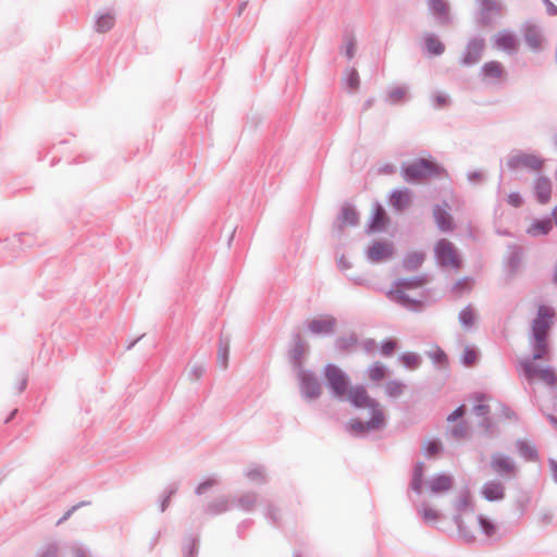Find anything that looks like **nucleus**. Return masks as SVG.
Masks as SVG:
<instances>
[{"label":"nucleus","mask_w":557,"mask_h":557,"mask_svg":"<svg viewBox=\"0 0 557 557\" xmlns=\"http://www.w3.org/2000/svg\"><path fill=\"white\" fill-rule=\"evenodd\" d=\"M554 314L550 307L540 306L537 315L532 322L533 359L521 362L522 373L530 383L541 382L548 386L557 383L556 374L552 369L535 364V361L547 352V333Z\"/></svg>","instance_id":"obj_1"},{"label":"nucleus","mask_w":557,"mask_h":557,"mask_svg":"<svg viewBox=\"0 0 557 557\" xmlns=\"http://www.w3.org/2000/svg\"><path fill=\"white\" fill-rule=\"evenodd\" d=\"M344 397L358 408H370L372 410V418L369 422L370 426L379 428L383 424L384 414L380 409L379 404L369 397L364 387L350 386Z\"/></svg>","instance_id":"obj_2"},{"label":"nucleus","mask_w":557,"mask_h":557,"mask_svg":"<svg viewBox=\"0 0 557 557\" xmlns=\"http://www.w3.org/2000/svg\"><path fill=\"white\" fill-rule=\"evenodd\" d=\"M443 172L444 170L431 160L419 159L404 168V178L407 182H417Z\"/></svg>","instance_id":"obj_3"},{"label":"nucleus","mask_w":557,"mask_h":557,"mask_svg":"<svg viewBox=\"0 0 557 557\" xmlns=\"http://www.w3.org/2000/svg\"><path fill=\"white\" fill-rule=\"evenodd\" d=\"M438 264L443 268L458 270L461 267V258L454 244L445 238L440 239L434 247Z\"/></svg>","instance_id":"obj_4"},{"label":"nucleus","mask_w":557,"mask_h":557,"mask_svg":"<svg viewBox=\"0 0 557 557\" xmlns=\"http://www.w3.org/2000/svg\"><path fill=\"white\" fill-rule=\"evenodd\" d=\"M453 507L457 512L455 521L458 524L459 531L468 540H473V533L467 529L461 520V513L472 509V496L469 488L461 490L453 499Z\"/></svg>","instance_id":"obj_5"},{"label":"nucleus","mask_w":557,"mask_h":557,"mask_svg":"<svg viewBox=\"0 0 557 557\" xmlns=\"http://www.w3.org/2000/svg\"><path fill=\"white\" fill-rule=\"evenodd\" d=\"M324 377L336 396L344 397L350 387L348 376L335 364L325 366Z\"/></svg>","instance_id":"obj_6"},{"label":"nucleus","mask_w":557,"mask_h":557,"mask_svg":"<svg viewBox=\"0 0 557 557\" xmlns=\"http://www.w3.org/2000/svg\"><path fill=\"white\" fill-rule=\"evenodd\" d=\"M543 164L544 160L534 153L520 152L508 160V166L512 170L525 168L532 171H540Z\"/></svg>","instance_id":"obj_7"},{"label":"nucleus","mask_w":557,"mask_h":557,"mask_svg":"<svg viewBox=\"0 0 557 557\" xmlns=\"http://www.w3.org/2000/svg\"><path fill=\"white\" fill-rule=\"evenodd\" d=\"M492 45L496 50L511 54L518 50L519 40L511 32L504 29L492 37Z\"/></svg>","instance_id":"obj_8"},{"label":"nucleus","mask_w":557,"mask_h":557,"mask_svg":"<svg viewBox=\"0 0 557 557\" xmlns=\"http://www.w3.org/2000/svg\"><path fill=\"white\" fill-rule=\"evenodd\" d=\"M428 283L426 276H419L412 280H403L397 284V288L389 293L393 300L405 302L407 300L406 290L422 287Z\"/></svg>","instance_id":"obj_9"},{"label":"nucleus","mask_w":557,"mask_h":557,"mask_svg":"<svg viewBox=\"0 0 557 557\" xmlns=\"http://www.w3.org/2000/svg\"><path fill=\"white\" fill-rule=\"evenodd\" d=\"M425 485L431 494H444L454 486V478L446 473H440L430 478Z\"/></svg>","instance_id":"obj_10"},{"label":"nucleus","mask_w":557,"mask_h":557,"mask_svg":"<svg viewBox=\"0 0 557 557\" xmlns=\"http://www.w3.org/2000/svg\"><path fill=\"white\" fill-rule=\"evenodd\" d=\"M393 245L387 242H374L368 248V257L373 262H382L393 256Z\"/></svg>","instance_id":"obj_11"},{"label":"nucleus","mask_w":557,"mask_h":557,"mask_svg":"<svg viewBox=\"0 0 557 557\" xmlns=\"http://www.w3.org/2000/svg\"><path fill=\"white\" fill-rule=\"evenodd\" d=\"M484 48L485 44L483 39H472L466 48L462 63L465 65H472L478 63L483 54Z\"/></svg>","instance_id":"obj_12"},{"label":"nucleus","mask_w":557,"mask_h":557,"mask_svg":"<svg viewBox=\"0 0 557 557\" xmlns=\"http://www.w3.org/2000/svg\"><path fill=\"white\" fill-rule=\"evenodd\" d=\"M481 73L484 79L490 82L504 81L507 76L504 65L498 61H488L482 69Z\"/></svg>","instance_id":"obj_13"},{"label":"nucleus","mask_w":557,"mask_h":557,"mask_svg":"<svg viewBox=\"0 0 557 557\" xmlns=\"http://www.w3.org/2000/svg\"><path fill=\"white\" fill-rule=\"evenodd\" d=\"M335 319L330 315L318 317L309 322V330L319 335L330 334L335 329Z\"/></svg>","instance_id":"obj_14"},{"label":"nucleus","mask_w":557,"mask_h":557,"mask_svg":"<svg viewBox=\"0 0 557 557\" xmlns=\"http://www.w3.org/2000/svg\"><path fill=\"white\" fill-rule=\"evenodd\" d=\"M492 469L499 475H509L515 472L513 462L503 454H495L491 461Z\"/></svg>","instance_id":"obj_15"},{"label":"nucleus","mask_w":557,"mask_h":557,"mask_svg":"<svg viewBox=\"0 0 557 557\" xmlns=\"http://www.w3.org/2000/svg\"><path fill=\"white\" fill-rule=\"evenodd\" d=\"M387 224H388V216L386 215L385 210L383 209L382 206L376 205L373 208L372 216H371L369 225H368L369 232L370 233L381 232L386 227Z\"/></svg>","instance_id":"obj_16"},{"label":"nucleus","mask_w":557,"mask_h":557,"mask_svg":"<svg viewBox=\"0 0 557 557\" xmlns=\"http://www.w3.org/2000/svg\"><path fill=\"white\" fill-rule=\"evenodd\" d=\"M301 391L306 397L313 398L320 395L321 386L314 376L305 374L301 377Z\"/></svg>","instance_id":"obj_17"},{"label":"nucleus","mask_w":557,"mask_h":557,"mask_svg":"<svg viewBox=\"0 0 557 557\" xmlns=\"http://www.w3.org/2000/svg\"><path fill=\"white\" fill-rule=\"evenodd\" d=\"M485 499L490 502L500 500L504 498V486L498 482L485 483L481 491Z\"/></svg>","instance_id":"obj_18"},{"label":"nucleus","mask_w":557,"mask_h":557,"mask_svg":"<svg viewBox=\"0 0 557 557\" xmlns=\"http://www.w3.org/2000/svg\"><path fill=\"white\" fill-rule=\"evenodd\" d=\"M435 222L437 226L444 231H451L454 228L451 216L441 207H435L433 210Z\"/></svg>","instance_id":"obj_19"},{"label":"nucleus","mask_w":557,"mask_h":557,"mask_svg":"<svg viewBox=\"0 0 557 557\" xmlns=\"http://www.w3.org/2000/svg\"><path fill=\"white\" fill-rule=\"evenodd\" d=\"M535 193L541 203L547 202L552 193L550 182L544 177L537 178L535 182Z\"/></svg>","instance_id":"obj_20"},{"label":"nucleus","mask_w":557,"mask_h":557,"mask_svg":"<svg viewBox=\"0 0 557 557\" xmlns=\"http://www.w3.org/2000/svg\"><path fill=\"white\" fill-rule=\"evenodd\" d=\"M411 203V196L408 190H396L391 196V205L397 210H404Z\"/></svg>","instance_id":"obj_21"},{"label":"nucleus","mask_w":557,"mask_h":557,"mask_svg":"<svg viewBox=\"0 0 557 557\" xmlns=\"http://www.w3.org/2000/svg\"><path fill=\"white\" fill-rule=\"evenodd\" d=\"M419 513L425 523H436L441 517L440 511L429 504H423L419 509Z\"/></svg>","instance_id":"obj_22"},{"label":"nucleus","mask_w":557,"mask_h":557,"mask_svg":"<svg viewBox=\"0 0 557 557\" xmlns=\"http://www.w3.org/2000/svg\"><path fill=\"white\" fill-rule=\"evenodd\" d=\"M524 39L531 49H539L542 46V35L535 27H528L524 32Z\"/></svg>","instance_id":"obj_23"},{"label":"nucleus","mask_w":557,"mask_h":557,"mask_svg":"<svg viewBox=\"0 0 557 557\" xmlns=\"http://www.w3.org/2000/svg\"><path fill=\"white\" fill-rule=\"evenodd\" d=\"M429 5L435 16L443 21L447 20L448 5L445 0H429Z\"/></svg>","instance_id":"obj_24"},{"label":"nucleus","mask_w":557,"mask_h":557,"mask_svg":"<svg viewBox=\"0 0 557 557\" xmlns=\"http://www.w3.org/2000/svg\"><path fill=\"white\" fill-rule=\"evenodd\" d=\"M339 220L341 226H352L358 222V213L352 207L345 206L342 210Z\"/></svg>","instance_id":"obj_25"},{"label":"nucleus","mask_w":557,"mask_h":557,"mask_svg":"<svg viewBox=\"0 0 557 557\" xmlns=\"http://www.w3.org/2000/svg\"><path fill=\"white\" fill-rule=\"evenodd\" d=\"M550 230V220L536 221L529 226L528 234L531 236L546 235Z\"/></svg>","instance_id":"obj_26"},{"label":"nucleus","mask_w":557,"mask_h":557,"mask_svg":"<svg viewBox=\"0 0 557 557\" xmlns=\"http://www.w3.org/2000/svg\"><path fill=\"white\" fill-rule=\"evenodd\" d=\"M472 411L478 418H483L484 422L486 421L485 417L490 412V406L485 396L479 395L475 397V404Z\"/></svg>","instance_id":"obj_27"},{"label":"nucleus","mask_w":557,"mask_h":557,"mask_svg":"<svg viewBox=\"0 0 557 557\" xmlns=\"http://www.w3.org/2000/svg\"><path fill=\"white\" fill-rule=\"evenodd\" d=\"M399 360L404 367L409 370H416L419 368L421 363V359L418 354L412 351H407L399 357Z\"/></svg>","instance_id":"obj_28"},{"label":"nucleus","mask_w":557,"mask_h":557,"mask_svg":"<svg viewBox=\"0 0 557 557\" xmlns=\"http://www.w3.org/2000/svg\"><path fill=\"white\" fill-rule=\"evenodd\" d=\"M115 18L112 14H102L98 17L96 22V29L99 33L109 32L114 25Z\"/></svg>","instance_id":"obj_29"},{"label":"nucleus","mask_w":557,"mask_h":557,"mask_svg":"<svg viewBox=\"0 0 557 557\" xmlns=\"http://www.w3.org/2000/svg\"><path fill=\"white\" fill-rule=\"evenodd\" d=\"M425 47L430 53L436 55L442 54L445 50L444 45L433 35L425 37Z\"/></svg>","instance_id":"obj_30"},{"label":"nucleus","mask_w":557,"mask_h":557,"mask_svg":"<svg viewBox=\"0 0 557 557\" xmlns=\"http://www.w3.org/2000/svg\"><path fill=\"white\" fill-rule=\"evenodd\" d=\"M385 367L380 362L373 363L368 369V377L374 382L383 380L385 377Z\"/></svg>","instance_id":"obj_31"},{"label":"nucleus","mask_w":557,"mask_h":557,"mask_svg":"<svg viewBox=\"0 0 557 557\" xmlns=\"http://www.w3.org/2000/svg\"><path fill=\"white\" fill-rule=\"evenodd\" d=\"M424 261V255L421 252H412L407 256V258L404 261L405 268L408 270H413L422 264Z\"/></svg>","instance_id":"obj_32"},{"label":"nucleus","mask_w":557,"mask_h":557,"mask_svg":"<svg viewBox=\"0 0 557 557\" xmlns=\"http://www.w3.org/2000/svg\"><path fill=\"white\" fill-rule=\"evenodd\" d=\"M385 393L391 397H398L403 394L405 389V384L398 381H389L386 383Z\"/></svg>","instance_id":"obj_33"},{"label":"nucleus","mask_w":557,"mask_h":557,"mask_svg":"<svg viewBox=\"0 0 557 557\" xmlns=\"http://www.w3.org/2000/svg\"><path fill=\"white\" fill-rule=\"evenodd\" d=\"M422 483H423V466L419 465L416 467L413 472V478L411 481V487L414 492H422Z\"/></svg>","instance_id":"obj_34"},{"label":"nucleus","mask_w":557,"mask_h":557,"mask_svg":"<svg viewBox=\"0 0 557 557\" xmlns=\"http://www.w3.org/2000/svg\"><path fill=\"white\" fill-rule=\"evenodd\" d=\"M429 357L437 364L445 366L447 364V356L446 354L437 346L432 347L428 351Z\"/></svg>","instance_id":"obj_35"},{"label":"nucleus","mask_w":557,"mask_h":557,"mask_svg":"<svg viewBox=\"0 0 557 557\" xmlns=\"http://www.w3.org/2000/svg\"><path fill=\"white\" fill-rule=\"evenodd\" d=\"M459 319L465 326H471L475 321V314L471 308H465L460 311Z\"/></svg>","instance_id":"obj_36"},{"label":"nucleus","mask_w":557,"mask_h":557,"mask_svg":"<svg viewBox=\"0 0 557 557\" xmlns=\"http://www.w3.org/2000/svg\"><path fill=\"white\" fill-rule=\"evenodd\" d=\"M461 360L468 367L473 366L478 360L476 350L472 347H466Z\"/></svg>","instance_id":"obj_37"},{"label":"nucleus","mask_w":557,"mask_h":557,"mask_svg":"<svg viewBox=\"0 0 557 557\" xmlns=\"http://www.w3.org/2000/svg\"><path fill=\"white\" fill-rule=\"evenodd\" d=\"M228 344L221 346L218 354V363L221 369L225 370L228 366Z\"/></svg>","instance_id":"obj_38"},{"label":"nucleus","mask_w":557,"mask_h":557,"mask_svg":"<svg viewBox=\"0 0 557 557\" xmlns=\"http://www.w3.org/2000/svg\"><path fill=\"white\" fill-rule=\"evenodd\" d=\"M479 524L482 531L487 535L492 536L496 533V525L484 517H479Z\"/></svg>","instance_id":"obj_39"},{"label":"nucleus","mask_w":557,"mask_h":557,"mask_svg":"<svg viewBox=\"0 0 557 557\" xmlns=\"http://www.w3.org/2000/svg\"><path fill=\"white\" fill-rule=\"evenodd\" d=\"M347 86L349 89L355 90L359 86V74L355 69H351L347 72L345 78Z\"/></svg>","instance_id":"obj_40"},{"label":"nucleus","mask_w":557,"mask_h":557,"mask_svg":"<svg viewBox=\"0 0 557 557\" xmlns=\"http://www.w3.org/2000/svg\"><path fill=\"white\" fill-rule=\"evenodd\" d=\"M397 349V342L395 339H387L381 345V352L385 357L392 356Z\"/></svg>","instance_id":"obj_41"},{"label":"nucleus","mask_w":557,"mask_h":557,"mask_svg":"<svg viewBox=\"0 0 557 557\" xmlns=\"http://www.w3.org/2000/svg\"><path fill=\"white\" fill-rule=\"evenodd\" d=\"M518 448H519L520 454L522 456H524L527 459H529V460L534 459L536 451L530 444H528L525 442H520V443H518Z\"/></svg>","instance_id":"obj_42"},{"label":"nucleus","mask_w":557,"mask_h":557,"mask_svg":"<svg viewBox=\"0 0 557 557\" xmlns=\"http://www.w3.org/2000/svg\"><path fill=\"white\" fill-rule=\"evenodd\" d=\"M228 507V502L226 498H221V499H218L215 502H213L210 506H209V510L210 512L212 513H221L223 511H225Z\"/></svg>","instance_id":"obj_43"},{"label":"nucleus","mask_w":557,"mask_h":557,"mask_svg":"<svg viewBox=\"0 0 557 557\" xmlns=\"http://www.w3.org/2000/svg\"><path fill=\"white\" fill-rule=\"evenodd\" d=\"M424 447H425V454L429 457H433V456L437 455L441 450L440 442L434 441V440L426 442Z\"/></svg>","instance_id":"obj_44"},{"label":"nucleus","mask_w":557,"mask_h":557,"mask_svg":"<svg viewBox=\"0 0 557 557\" xmlns=\"http://www.w3.org/2000/svg\"><path fill=\"white\" fill-rule=\"evenodd\" d=\"M407 90L404 87H396L389 92L393 102H398L406 97Z\"/></svg>","instance_id":"obj_45"},{"label":"nucleus","mask_w":557,"mask_h":557,"mask_svg":"<svg viewBox=\"0 0 557 557\" xmlns=\"http://www.w3.org/2000/svg\"><path fill=\"white\" fill-rule=\"evenodd\" d=\"M203 371L202 366L194 364L188 369V376L190 380H199L202 376Z\"/></svg>","instance_id":"obj_46"},{"label":"nucleus","mask_w":557,"mask_h":557,"mask_svg":"<svg viewBox=\"0 0 557 557\" xmlns=\"http://www.w3.org/2000/svg\"><path fill=\"white\" fill-rule=\"evenodd\" d=\"M345 51H346V55L349 59H351L355 55L356 40L352 37L347 38L346 44H345Z\"/></svg>","instance_id":"obj_47"},{"label":"nucleus","mask_w":557,"mask_h":557,"mask_svg":"<svg viewBox=\"0 0 557 557\" xmlns=\"http://www.w3.org/2000/svg\"><path fill=\"white\" fill-rule=\"evenodd\" d=\"M216 484V481L214 479H208L205 482L200 483L197 488L196 493L198 495L203 494L208 488L214 486Z\"/></svg>","instance_id":"obj_48"},{"label":"nucleus","mask_w":557,"mask_h":557,"mask_svg":"<svg viewBox=\"0 0 557 557\" xmlns=\"http://www.w3.org/2000/svg\"><path fill=\"white\" fill-rule=\"evenodd\" d=\"M507 202L515 207V208H518L522 205V198L521 196L518 194V193H511L508 195L507 197Z\"/></svg>","instance_id":"obj_49"},{"label":"nucleus","mask_w":557,"mask_h":557,"mask_svg":"<svg viewBox=\"0 0 557 557\" xmlns=\"http://www.w3.org/2000/svg\"><path fill=\"white\" fill-rule=\"evenodd\" d=\"M369 422H370V420H369L366 424H363V423H362V422H360V421H352V422L350 423V428H351V430H352V431H355V432H362V431H364V430L374 429L373 426H370V425H369Z\"/></svg>","instance_id":"obj_50"},{"label":"nucleus","mask_w":557,"mask_h":557,"mask_svg":"<svg viewBox=\"0 0 557 557\" xmlns=\"http://www.w3.org/2000/svg\"><path fill=\"white\" fill-rule=\"evenodd\" d=\"M465 413V406L458 407L453 413L448 416V421L453 422L458 418H461Z\"/></svg>","instance_id":"obj_51"},{"label":"nucleus","mask_w":557,"mask_h":557,"mask_svg":"<svg viewBox=\"0 0 557 557\" xmlns=\"http://www.w3.org/2000/svg\"><path fill=\"white\" fill-rule=\"evenodd\" d=\"M455 288H463V289H469L471 288V281L469 278H463V280H460L456 285H455Z\"/></svg>","instance_id":"obj_52"},{"label":"nucleus","mask_w":557,"mask_h":557,"mask_svg":"<svg viewBox=\"0 0 557 557\" xmlns=\"http://www.w3.org/2000/svg\"><path fill=\"white\" fill-rule=\"evenodd\" d=\"M546 4H547V12L549 15H555L557 14V8L552 3L549 2L548 0H545Z\"/></svg>","instance_id":"obj_53"},{"label":"nucleus","mask_w":557,"mask_h":557,"mask_svg":"<svg viewBox=\"0 0 557 557\" xmlns=\"http://www.w3.org/2000/svg\"><path fill=\"white\" fill-rule=\"evenodd\" d=\"M550 471L553 473L554 480L557 482V463L555 461H550Z\"/></svg>","instance_id":"obj_54"},{"label":"nucleus","mask_w":557,"mask_h":557,"mask_svg":"<svg viewBox=\"0 0 557 557\" xmlns=\"http://www.w3.org/2000/svg\"><path fill=\"white\" fill-rule=\"evenodd\" d=\"M437 101H438L440 104H445L446 103L445 97H438Z\"/></svg>","instance_id":"obj_55"},{"label":"nucleus","mask_w":557,"mask_h":557,"mask_svg":"<svg viewBox=\"0 0 557 557\" xmlns=\"http://www.w3.org/2000/svg\"><path fill=\"white\" fill-rule=\"evenodd\" d=\"M553 216H554V219H555V221L557 223V207L553 211Z\"/></svg>","instance_id":"obj_56"},{"label":"nucleus","mask_w":557,"mask_h":557,"mask_svg":"<svg viewBox=\"0 0 557 557\" xmlns=\"http://www.w3.org/2000/svg\"><path fill=\"white\" fill-rule=\"evenodd\" d=\"M554 280H555V282H557V264H556V268H555Z\"/></svg>","instance_id":"obj_57"},{"label":"nucleus","mask_w":557,"mask_h":557,"mask_svg":"<svg viewBox=\"0 0 557 557\" xmlns=\"http://www.w3.org/2000/svg\"><path fill=\"white\" fill-rule=\"evenodd\" d=\"M15 411L12 412L11 417L5 422H10V419L14 416Z\"/></svg>","instance_id":"obj_58"}]
</instances>
